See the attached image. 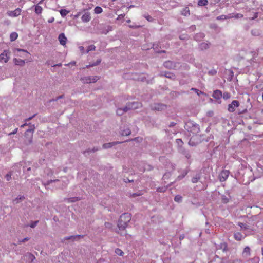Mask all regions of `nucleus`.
<instances>
[{
  "instance_id": "nucleus-49",
  "label": "nucleus",
  "mask_w": 263,
  "mask_h": 263,
  "mask_svg": "<svg viewBox=\"0 0 263 263\" xmlns=\"http://www.w3.org/2000/svg\"><path fill=\"white\" fill-rule=\"evenodd\" d=\"M209 74L211 76H214L217 73V71L215 69H212L208 72Z\"/></svg>"
},
{
  "instance_id": "nucleus-38",
  "label": "nucleus",
  "mask_w": 263,
  "mask_h": 263,
  "mask_svg": "<svg viewBox=\"0 0 263 263\" xmlns=\"http://www.w3.org/2000/svg\"><path fill=\"white\" fill-rule=\"evenodd\" d=\"M222 97L224 99V100H228L231 97V95L230 93L228 92H224L223 94L222 93Z\"/></svg>"
},
{
  "instance_id": "nucleus-8",
  "label": "nucleus",
  "mask_w": 263,
  "mask_h": 263,
  "mask_svg": "<svg viewBox=\"0 0 263 263\" xmlns=\"http://www.w3.org/2000/svg\"><path fill=\"white\" fill-rule=\"evenodd\" d=\"M229 174H230L229 171H228V170L222 171L219 175V179L220 181H221V182L225 181L227 179L228 177H229Z\"/></svg>"
},
{
  "instance_id": "nucleus-27",
  "label": "nucleus",
  "mask_w": 263,
  "mask_h": 263,
  "mask_svg": "<svg viewBox=\"0 0 263 263\" xmlns=\"http://www.w3.org/2000/svg\"><path fill=\"white\" fill-rule=\"evenodd\" d=\"M205 36L204 34L203 33H199L194 36V39L196 41H199L200 39H203Z\"/></svg>"
},
{
  "instance_id": "nucleus-39",
  "label": "nucleus",
  "mask_w": 263,
  "mask_h": 263,
  "mask_svg": "<svg viewBox=\"0 0 263 263\" xmlns=\"http://www.w3.org/2000/svg\"><path fill=\"white\" fill-rule=\"evenodd\" d=\"M29 125L30 126V127L26 130V133L30 132L32 134L35 129L34 125L29 124Z\"/></svg>"
},
{
  "instance_id": "nucleus-7",
  "label": "nucleus",
  "mask_w": 263,
  "mask_h": 263,
  "mask_svg": "<svg viewBox=\"0 0 263 263\" xmlns=\"http://www.w3.org/2000/svg\"><path fill=\"white\" fill-rule=\"evenodd\" d=\"M10 52L8 50H4L0 54V62L1 63H7L9 59Z\"/></svg>"
},
{
  "instance_id": "nucleus-62",
  "label": "nucleus",
  "mask_w": 263,
  "mask_h": 263,
  "mask_svg": "<svg viewBox=\"0 0 263 263\" xmlns=\"http://www.w3.org/2000/svg\"><path fill=\"white\" fill-rule=\"evenodd\" d=\"M29 258L31 260V261H33L35 258V256L31 254H29Z\"/></svg>"
},
{
  "instance_id": "nucleus-44",
  "label": "nucleus",
  "mask_w": 263,
  "mask_h": 263,
  "mask_svg": "<svg viewBox=\"0 0 263 263\" xmlns=\"http://www.w3.org/2000/svg\"><path fill=\"white\" fill-rule=\"evenodd\" d=\"M55 181H59V180H49L47 181L46 183L43 182V184L46 187V186H48V185H49L50 183L55 182Z\"/></svg>"
},
{
  "instance_id": "nucleus-54",
  "label": "nucleus",
  "mask_w": 263,
  "mask_h": 263,
  "mask_svg": "<svg viewBox=\"0 0 263 263\" xmlns=\"http://www.w3.org/2000/svg\"><path fill=\"white\" fill-rule=\"evenodd\" d=\"M216 20H226L225 15H220L219 16H217L216 17Z\"/></svg>"
},
{
  "instance_id": "nucleus-57",
  "label": "nucleus",
  "mask_w": 263,
  "mask_h": 263,
  "mask_svg": "<svg viewBox=\"0 0 263 263\" xmlns=\"http://www.w3.org/2000/svg\"><path fill=\"white\" fill-rule=\"evenodd\" d=\"M79 48L82 54H84L85 53H86V51L85 50L84 47L83 46H79Z\"/></svg>"
},
{
  "instance_id": "nucleus-61",
  "label": "nucleus",
  "mask_w": 263,
  "mask_h": 263,
  "mask_svg": "<svg viewBox=\"0 0 263 263\" xmlns=\"http://www.w3.org/2000/svg\"><path fill=\"white\" fill-rule=\"evenodd\" d=\"M29 240V238L28 237H25L24 238V239H22V240H19V242L21 243H23V242H24L25 241H28Z\"/></svg>"
},
{
  "instance_id": "nucleus-16",
  "label": "nucleus",
  "mask_w": 263,
  "mask_h": 263,
  "mask_svg": "<svg viewBox=\"0 0 263 263\" xmlns=\"http://www.w3.org/2000/svg\"><path fill=\"white\" fill-rule=\"evenodd\" d=\"M32 7H34V12L36 14L39 15L42 13L43 8L39 5V4L34 5L32 6Z\"/></svg>"
},
{
  "instance_id": "nucleus-5",
  "label": "nucleus",
  "mask_w": 263,
  "mask_h": 263,
  "mask_svg": "<svg viewBox=\"0 0 263 263\" xmlns=\"http://www.w3.org/2000/svg\"><path fill=\"white\" fill-rule=\"evenodd\" d=\"M141 106V103L138 102H133L128 103L126 106L125 109H127L128 110L130 109H136L140 108Z\"/></svg>"
},
{
  "instance_id": "nucleus-46",
  "label": "nucleus",
  "mask_w": 263,
  "mask_h": 263,
  "mask_svg": "<svg viewBox=\"0 0 263 263\" xmlns=\"http://www.w3.org/2000/svg\"><path fill=\"white\" fill-rule=\"evenodd\" d=\"M191 90L195 91L199 96L200 95V94L203 93V92H202L201 91H200L199 90L195 88H192Z\"/></svg>"
},
{
  "instance_id": "nucleus-53",
  "label": "nucleus",
  "mask_w": 263,
  "mask_h": 263,
  "mask_svg": "<svg viewBox=\"0 0 263 263\" xmlns=\"http://www.w3.org/2000/svg\"><path fill=\"white\" fill-rule=\"evenodd\" d=\"M37 223H38V221H33L31 223V224L29 225V226L31 228H33L37 225Z\"/></svg>"
},
{
  "instance_id": "nucleus-52",
  "label": "nucleus",
  "mask_w": 263,
  "mask_h": 263,
  "mask_svg": "<svg viewBox=\"0 0 263 263\" xmlns=\"http://www.w3.org/2000/svg\"><path fill=\"white\" fill-rule=\"evenodd\" d=\"M166 190V188L165 187H158L157 189V191L158 192H164Z\"/></svg>"
},
{
  "instance_id": "nucleus-51",
  "label": "nucleus",
  "mask_w": 263,
  "mask_h": 263,
  "mask_svg": "<svg viewBox=\"0 0 263 263\" xmlns=\"http://www.w3.org/2000/svg\"><path fill=\"white\" fill-rule=\"evenodd\" d=\"M220 245L221 249H222L223 251L226 250L227 246L226 243H222Z\"/></svg>"
},
{
  "instance_id": "nucleus-43",
  "label": "nucleus",
  "mask_w": 263,
  "mask_h": 263,
  "mask_svg": "<svg viewBox=\"0 0 263 263\" xmlns=\"http://www.w3.org/2000/svg\"><path fill=\"white\" fill-rule=\"evenodd\" d=\"M130 130L129 128H127L126 130L122 131L121 134L123 136H128L130 134Z\"/></svg>"
},
{
  "instance_id": "nucleus-23",
  "label": "nucleus",
  "mask_w": 263,
  "mask_h": 263,
  "mask_svg": "<svg viewBox=\"0 0 263 263\" xmlns=\"http://www.w3.org/2000/svg\"><path fill=\"white\" fill-rule=\"evenodd\" d=\"M79 200H80V198H79V197H77L64 199V201L67 202H73L77 201Z\"/></svg>"
},
{
  "instance_id": "nucleus-10",
  "label": "nucleus",
  "mask_w": 263,
  "mask_h": 263,
  "mask_svg": "<svg viewBox=\"0 0 263 263\" xmlns=\"http://www.w3.org/2000/svg\"><path fill=\"white\" fill-rule=\"evenodd\" d=\"M21 9L18 8L14 11H8L7 14L10 17H17L21 14Z\"/></svg>"
},
{
  "instance_id": "nucleus-47",
  "label": "nucleus",
  "mask_w": 263,
  "mask_h": 263,
  "mask_svg": "<svg viewBox=\"0 0 263 263\" xmlns=\"http://www.w3.org/2000/svg\"><path fill=\"white\" fill-rule=\"evenodd\" d=\"M251 34L254 36H258L259 35V33L258 30L256 29H254L251 30Z\"/></svg>"
},
{
  "instance_id": "nucleus-14",
  "label": "nucleus",
  "mask_w": 263,
  "mask_h": 263,
  "mask_svg": "<svg viewBox=\"0 0 263 263\" xmlns=\"http://www.w3.org/2000/svg\"><path fill=\"white\" fill-rule=\"evenodd\" d=\"M82 21L83 22H89L91 19L90 14L89 12H85L82 16L81 17Z\"/></svg>"
},
{
  "instance_id": "nucleus-36",
  "label": "nucleus",
  "mask_w": 263,
  "mask_h": 263,
  "mask_svg": "<svg viewBox=\"0 0 263 263\" xmlns=\"http://www.w3.org/2000/svg\"><path fill=\"white\" fill-rule=\"evenodd\" d=\"M103 9L99 6H97L94 9V12L96 14H100L102 12Z\"/></svg>"
},
{
  "instance_id": "nucleus-12",
  "label": "nucleus",
  "mask_w": 263,
  "mask_h": 263,
  "mask_svg": "<svg viewBox=\"0 0 263 263\" xmlns=\"http://www.w3.org/2000/svg\"><path fill=\"white\" fill-rule=\"evenodd\" d=\"M212 97L216 100H220L222 97V92L219 90H216L214 91Z\"/></svg>"
},
{
  "instance_id": "nucleus-26",
  "label": "nucleus",
  "mask_w": 263,
  "mask_h": 263,
  "mask_svg": "<svg viewBox=\"0 0 263 263\" xmlns=\"http://www.w3.org/2000/svg\"><path fill=\"white\" fill-rule=\"evenodd\" d=\"M16 51H18V52H24L25 53L24 55L23 54H22V55H20L21 57H27V55H29V53L25 49H18V48H16L15 49V50Z\"/></svg>"
},
{
  "instance_id": "nucleus-19",
  "label": "nucleus",
  "mask_w": 263,
  "mask_h": 263,
  "mask_svg": "<svg viewBox=\"0 0 263 263\" xmlns=\"http://www.w3.org/2000/svg\"><path fill=\"white\" fill-rule=\"evenodd\" d=\"M210 44L209 42H203L199 45V48L201 50H204L208 49L210 47Z\"/></svg>"
},
{
  "instance_id": "nucleus-20",
  "label": "nucleus",
  "mask_w": 263,
  "mask_h": 263,
  "mask_svg": "<svg viewBox=\"0 0 263 263\" xmlns=\"http://www.w3.org/2000/svg\"><path fill=\"white\" fill-rule=\"evenodd\" d=\"M246 237L245 235H243L240 232H237L234 234V238L237 240H241L243 239Z\"/></svg>"
},
{
  "instance_id": "nucleus-24",
  "label": "nucleus",
  "mask_w": 263,
  "mask_h": 263,
  "mask_svg": "<svg viewBox=\"0 0 263 263\" xmlns=\"http://www.w3.org/2000/svg\"><path fill=\"white\" fill-rule=\"evenodd\" d=\"M181 14L185 16H187L190 15V9L188 7H185L181 11Z\"/></svg>"
},
{
  "instance_id": "nucleus-50",
  "label": "nucleus",
  "mask_w": 263,
  "mask_h": 263,
  "mask_svg": "<svg viewBox=\"0 0 263 263\" xmlns=\"http://www.w3.org/2000/svg\"><path fill=\"white\" fill-rule=\"evenodd\" d=\"M176 143L179 145V146H181L183 144V141H182V140L181 139H177L176 140Z\"/></svg>"
},
{
  "instance_id": "nucleus-60",
  "label": "nucleus",
  "mask_w": 263,
  "mask_h": 263,
  "mask_svg": "<svg viewBox=\"0 0 263 263\" xmlns=\"http://www.w3.org/2000/svg\"><path fill=\"white\" fill-rule=\"evenodd\" d=\"M17 130H18V128H16L14 129V130L10 133H9L8 135V136H10L11 135H14V134H15L17 133Z\"/></svg>"
},
{
  "instance_id": "nucleus-4",
  "label": "nucleus",
  "mask_w": 263,
  "mask_h": 263,
  "mask_svg": "<svg viewBox=\"0 0 263 263\" xmlns=\"http://www.w3.org/2000/svg\"><path fill=\"white\" fill-rule=\"evenodd\" d=\"M99 77L95 76H86L84 77L81 79V81L83 83H95L99 79Z\"/></svg>"
},
{
  "instance_id": "nucleus-1",
  "label": "nucleus",
  "mask_w": 263,
  "mask_h": 263,
  "mask_svg": "<svg viewBox=\"0 0 263 263\" xmlns=\"http://www.w3.org/2000/svg\"><path fill=\"white\" fill-rule=\"evenodd\" d=\"M130 220L131 214L130 213H125L122 214L118 220L117 224L118 231H117V232L119 233V231H123V233L121 232L120 234L121 235L125 234V229L127 228L128 224L130 222Z\"/></svg>"
},
{
  "instance_id": "nucleus-13",
  "label": "nucleus",
  "mask_w": 263,
  "mask_h": 263,
  "mask_svg": "<svg viewBox=\"0 0 263 263\" xmlns=\"http://www.w3.org/2000/svg\"><path fill=\"white\" fill-rule=\"evenodd\" d=\"M251 255V250H250V248H249V247L248 246H246L243 251H242V255L243 257H248L249 256H250Z\"/></svg>"
},
{
  "instance_id": "nucleus-35",
  "label": "nucleus",
  "mask_w": 263,
  "mask_h": 263,
  "mask_svg": "<svg viewBox=\"0 0 263 263\" xmlns=\"http://www.w3.org/2000/svg\"><path fill=\"white\" fill-rule=\"evenodd\" d=\"M83 235H74V236H71L66 237L65 238V239H67V240H69V239H76L77 238H83Z\"/></svg>"
},
{
  "instance_id": "nucleus-31",
  "label": "nucleus",
  "mask_w": 263,
  "mask_h": 263,
  "mask_svg": "<svg viewBox=\"0 0 263 263\" xmlns=\"http://www.w3.org/2000/svg\"><path fill=\"white\" fill-rule=\"evenodd\" d=\"M208 4V0H199L198 2V5L199 6H204Z\"/></svg>"
},
{
  "instance_id": "nucleus-55",
  "label": "nucleus",
  "mask_w": 263,
  "mask_h": 263,
  "mask_svg": "<svg viewBox=\"0 0 263 263\" xmlns=\"http://www.w3.org/2000/svg\"><path fill=\"white\" fill-rule=\"evenodd\" d=\"M105 227L108 229H112V225L111 223L109 222H105Z\"/></svg>"
},
{
  "instance_id": "nucleus-56",
  "label": "nucleus",
  "mask_w": 263,
  "mask_h": 263,
  "mask_svg": "<svg viewBox=\"0 0 263 263\" xmlns=\"http://www.w3.org/2000/svg\"><path fill=\"white\" fill-rule=\"evenodd\" d=\"M99 149V148H93L92 149H88L87 151H85L84 152V153H89V152H95L97 151H98Z\"/></svg>"
},
{
  "instance_id": "nucleus-28",
  "label": "nucleus",
  "mask_w": 263,
  "mask_h": 263,
  "mask_svg": "<svg viewBox=\"0 0 263 263\" xmlns=\"http://www.w3.org/2000/svg\"><path fill=\"white\" fill-rule=\"evenodd\" d=\"M24 199V196L19 195L15 199L13 200V203L14 204H17L19 203L20 200H23Z\"/></svg>"
},
{
  "instance_id": "nucleus-25",
  "label": "nucleus",
  "mask_w": 263,
  "mask_h": 263,
  "mask_svg": "<svg viewBox=\"0 0 263 263\" xmlns=\"http://www.w3.org/2000/svg\"><path fill=\"white\" fill-rule=\"evenodd\" d=\"M181 153L185 157V158L189 160L191 158V155L190 152L189 151L185 150V149H182L181 151Z\"/></svg>"
},
{
  "instance_id": "nucleus-58",
  "label": "nucleus",
  "mask_w": 263,
  "mask_h": 263,
  "mask_svg": "<svg viewBox=\"0 0 263 263\" xmlns=\"http://www.w3.org/2000/svg\"><path fill=\"white\" fill-rule=\"evenodd\" d=\"M5 178L7 181H9L11 179V173H8L6 175Z\"/></svg>"
},
{
  "instance_id": "nucleus-21",
  "label": "nucleus",
  "mask_w": 263,
  "mask_h": 263,
  "mask_svg": "<svg viewBox=\"0 0 263 263\" xmlns=\"http://www.w3.org/2000/svg\"><path fill=\"white\" fill-rule=\"evenodd\" d=\"M13 62L15 65L20 66H23L25 63L24 60L16 58L13 59Z\"/></svg>"
},
{
  "instance_id": "nucleus-37",
  "label": "nucleus",
  "mask_w": 263,
  "mask_h": 263,
  "mask_svg": "<svg viewBox=\"0 0 263 263\" xmlns=\"http://www.w3.org/2000/svg\"><path fill=\"white\" fill-rule=\"evenodd\" d=\"M174 200H175V201L178 202V203L181 202L182 201V197L181 196H180L179 195H177L175 196V197L174 198Z\"/></svg>"
},
{
  "instance_id": "nucleus-2",
  "label": "nucleus",
  "mask_w": 263,
  "mask_h": 263,
  "mask_svg": "<svg viewBox=\"0 0 263 263\" xmlns=\"http://www.w3.org/2000/svg\"><path fill=\"white\" fill-rule=\"evenodd\" d=\"M238 225L241 228V230L244 231L246 236L253 234L255 231L254 228L250 227L247 223L239 222H238Z\"/></svg>"
},
{
  "instance_id": "nucleus-63",
  "label": "nucleus",
  "mask_w": 263,
  "mask_h": 263,
  "mask_svg": "<svg viewBox=\"0 0 263 263\" xmlns=\"http://www.w3.org/2000/svg\"><path fill=\"white\" fill-rule=\"evenodd\" d=\"M189 144L192 146L196 145V144L194 142H193L191 139L189 141Z\"/></svg>"
},
{
  "instance_id": "nucleus-48",
  "label": "nucleus",
  "mask_w": 263,
  "mask_h": 263,
  "mask_svg": "<svg viewBox=\"0 0 263 263\" xmlns=\"http://www.w3.org/2000/svg\"><path fill=\"white\" fill-rule=\"evenodd\" d=\"M243 17V15L240 13H234V18H241Z\"/></svg>"
},
{
  "instance_id": "nucleus-40",
  "label": "nucleus",
  "mask_w": 263,
  "mask_h": 263,
  "mask_svg": "<svg viewBox=\"0 0 263 263\" xmlns=\"http://www.w3.org/2000/svg\"><path fill=\"white\" fill-rule=\"evenodd\" d=\"M96 49V47L94 45H91L89 46L87 48V49L86 51V53H88L89 52L91 51H93Z\"/></svg>"
},
{
  "instance_id": "nucleus-3",
  "label": "nucleus",
  "mask_w": 263,
  "mask_h": 263,
  "mask_svg": "<svg viewBox=\"0 0 263 263\" xmlns=\"http://www.w3.org/2000/svg\"><path fill=\"white\" fill-rule=\"evenodd\" d=\"M186 126L190 128V132L193 134H197L200 132L199 125L193 122H189Z\"/></svg>"
},
{
  "instance_id": "nucleus-59",
  "label": "nucleus",
  "mask_w": 263,
  "mask_h": 263,
  "mask_svg": "<svg viewBox=\"0 0 263 263\" xmlns=\"http://www.w3.org/2000/svg\"><path fill=\"white\" fill-rule=\"evenodd\" d=\"M225 16L226 19H230L232 18H234V13H230L227 15H225Z\"/></svg>"
},
{
  "instance_id": "nucleus-45",
  "label": "nucleus",
  "mask_w": 263,
  "mask_h": 263,
  "mask_svg": "<svg viewBox=\"0 0 263 263\" xmlns=\"http://www.w3.org/2000/svg\"><path fill=\"white\" fill-rule=\"evenodd\" d=\"M115 253L121 256H122L124 254V252L120 249L117 248L115 250Z\"/></svg>"
},
{
  "instance_id": "nucleus-64",
  "label": "nucleus",
  "mask_w": 263,
  "mask_h": 263,
  "mask_svg": "<svg viewBox=\"0 0 263 263\" xmlns=\"http://www.w3.org/2000/svg\"><path fill=\"white\" fill-rule=\"evenodd\" d=\"M125 16V14H120V15H119L118 17H117V20H120V19H122V18H123Z\"/></svg>"
},
{
  "instance_id": "nucleus-17",
  "label": "nucleus",
  "mask_w": 263,
  "mask_h": 263,
  "mask_svg": "<svg viewBox=\"0 0 263 263\" xmlns=\"http://www.w3.org/2000/svg\"><path fill=\"white\" fill-rule=\"evenodd\" d=\"M120 143L121 142H112L105 143L103 145V148L104 149L110 148L112 146H113L118 143Z\"/></svg>"
},
{
  "instance_id": "nucleus-29",
  "label": "nucleus",
  "mask_w": 263,
  "mask_h": 263,
  "mask_svg": "<svg viewBox=\"0 0 263 263\" xmlns=\"http://www.w3.org/2000/svg\"><path fill=\"white\" fill-rule=\"evenodd\" d=\"M230 196H229L228 197L226 196V195H221V200H222V202L223 203H227L229 202V199H230Z\"/></svg>"
},
{
  "instance_id": "nucleus-42",
  "label": "nucleus",
  "mask_w": 263,
  "mask_h": 263,
  "mask_svg": "<svg viewBox=\"0 0 263 263\" xmlns=\"http://www.w3.org/2000/svg\"><path fill=\"white\" fill-rule=\"evenodd\" d=\"M187 174V172L186 171H183L182 174L178 176V179L181 180L183 179Z\"/></svg>"
},
{
  "instance_id": "nucleus-32",
  "label": "nucleus",
  "mask_w": 263,
  "mask_h": 263,
  "mask_svg": "<svg viewBox=\"0 0 263 263\" xmlns=\"http://www.w3.org/2000/svg\"><path fill=\"white\" fill-rule=\"evenodd\" d=\"M101 59H98L96 62L92 63V64L87 65L86 68H89L90 67L97 66V65H99L101 63Z\"/></svg>"
},
{
  "instance_id": "nucleus-22",
  "label": "nucleus",
  "mask_w": 263,
  "mask_h": 263,
  "mask_svg": "<svg viewBox=\"0 0 263 263\" xmlns=\"http://www.w3.org/2000/svg\"><path fill=\"white\" fill-rule=\"evenodd\" d=\"M128 110L127 109H125V107H124V108H119L117 109V111H116V112H117V114L119 116H121L122 115L124 112H127Z\"/></svg>"
},
{
  "instance_id": "nucleus-6",
  "label": "nucleus",
  "mask_w": 263,
  "mask_h": 263,
  "mask_svg": "<svg viewBox=\"0 0 263 263\" xmlns=\"http://www.w3.org/2000/svg\"><path fill=\"white\" fill-rule=\"evenodd\" d=\"M240 103L237 100H233L231 104H229L228 106V110L230 112H233L235 111L236 107H238Z\"/></svg>"
},
{
  "instance_id": "nucleus-15",
  "label": "nucleus",
  "mask_w": 263,
  "mask_h": 263,
  "mask_svg": "<svg viewBox=\"0 0 263 263\" xmlns=\"http://www.w3.org/2000/svg\"><path fill=\"white\" fill-rule=\"evenodd\" d=\"M163 65L165 67L173 69L175 67V64L172 61H168L164 63Z\"/></svg>"
},
{
  "instance_id": "nucleus-34",
  "label": "nucleus",
  "mask_w": 263,
  "mask_h": 263,
  "mask_svg": "<svg viewBox=\"0 0 263 263\" xmlns=\"http://www.w3.org/2000/svg\"><path fill=\"white\" fill-rule=\"evenodd\" d=\"M200 179V174H196V175L193 177L192 179V182L194 183H197Z\"/></svg>"
},
{
  "instance_id": "nucleus-33",
  "label": "nucleus",
  "mask_w": 263,
  "mask_h": 263,
  "mask_svg": "<svg viewBox=\"0 0 263 263\" xmlns=\"http://www.w3.org/2000/svg\"><path fill=\"white\" fill-rule=\"evenodd\" d=\"M158 45L157 44H154L153 45V46H152L151 47H153L154 50L155 51V52H158V53H164L165 52V51L164 50H162V51H159L158 50Z\"/></svg>"
},
{
  "instance_id": "nucleus-18",
  "label": "nucleus",
  "mask_w": 263,
  "mask_h": 263,
  "mask_svg": "<svg viewBox=\"0 0 263 263\" xmlns=\"http://www.w3.org/2000/svg\"><path fill=\"white\" fill-rule=\"evenodd\" d=\"M160 76H165L166 78L172 79H175V75L173 73H172L171 72H162L161 73Z\"/></svg>"
},
{
  "instance_id": "nucleus-9",
  "label": "nucleus",
  "mask_w": 263,
  "mask_h": 263,
  "mask_svg": "<svg viewBox=\"0 0 263 263\" xmlns=\"http://www.w3.org/2000/svg\"><path fill=\"white\" fill-rule=\"evenodd\" d=\"M152 109L155 110L160 111L165 109L166 106L162 103H154L152 105Z\"/></svg>"
},
{
  "instance_id": "nucleus-30",
  "label": "nucleus",
  "mask_w": 263,
  "mask_h": 263,
  "mask_svg": "<svg viewBox=\"0 0 263 263\" xmlns=\"http://www.w3.org/2000/svg\"><path fill=\"white\" fill-rule=\"evenodd\" d=\"M18 37L17 33L16 32H12L10 34V39L11 41H14Z\"/></svg>"
},
{
  "instance_id": "nucleus-41",
  "label": "nucleus",
  "mask_w": 263,
  "mask_h": 263,
  "mask_svg": "<svg viewBox=\"0 0 263 263\" xmlns=\"http://www.w3.org/2000/svg\"><path fill=\"white\" fill-rule=\"evenodd\" d=\"M60 13L62 17H64L69 13V11L66 9H61Z\"/></svg>"
},
{
  "instance_id": "nucleus-11",
  "label": "nucleus",
  "mask_w": 263,
  "mask_h": 263,
  "mask_svg": "<svg viewBox=\"0 0 263 263\" xmlns=\"http://www.w3.org/2000/svg\"><path fill=\"white\" fill-rule=\"evenodd\" d=\"M58 39L61 45L64 46L66 44L67 38L66 37L65 34L63 33H62L59 34Z\"/></svg>"
}]
</instances>
